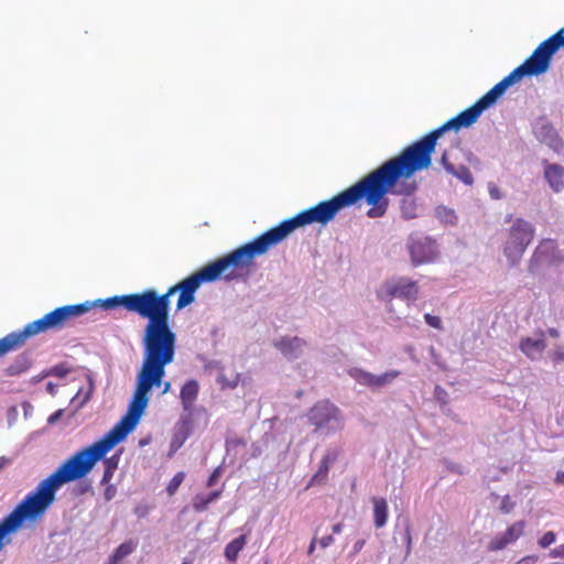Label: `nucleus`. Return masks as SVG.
Wrapping results in <instances>:
<instances>
[{"instance_id":"22","label":"nucleus","mask_w":564,"mask_h":564,"mask_svg":"<svg viewBox=\"0 0 564 564\" xmlns=\"http://www.w3.org/2000/svg\"><path fill=\"white\" fill-rule=\"evenodd\" d=\"M441 163L444 169L452 175L456 176L466 185H471L474 182L473 175L469 169L465 165H458L457 167L448 161L447 153L444 152L441 158Z\"/></svg>"},{"instance_id":"38","label":"nucleus","mask_w":564,"mask_h":564,"mask_svg":"<svg viewBox=\"0 0 564 564\" xmlns=\"http://www.w3.org/2000/svg\"><path fill=\"white\" fill-rule=\"evenodd\" d=\"M550 556L553 558L563 557L564 558V543L554 547L550 552Z\"/></svg>"},{"instance_id":"45","label":"nucleus","mask_w":564,"mask_h":564,"mask_svg":"<svg viewBox=\"0 0 564 564\" xmlns=\"http://www.w3.org/2000/svg\"><path fill=\"white\" fill-rule=\"evenodd\" d=\"M555 482L558 485H564V471H558L556 474Z\"/></svg>"},{"instance_id":"19","label":"nucleus","mask_w":564,"mask_h":564,"mask_svg":"<svg viewBox=\"0 0 564 564\" xmlns=\"http://www.w3.org/2000/svg\"><path fill=\"white\" fill-rule=\"evenodd\" d=\"M199 392V384L196 380L191 379L186 381L180 392V399L184 411L191 413L197 400Z\"/></svg>"},{"instance_id":"36","label":"nucleus","mask_w":564,"mask_h":564,"mask_svg":"<svg viewBox=\"0 0 564 564\" xmlns=\"http://www.w3.org/2000/svg\"><path fill=\"white\" fill-rule=\"evenodd\" d=\"M551 358H552L554 364H558V362L564 361V349L562 347H556L553 350V352L551 355Z\"/></svg>"},{"instance_id":"31","label":"nucleus","mask_w":564,"mask_h":564,"mask_svg":"<svg viewBox=\"0 0 564 564\" xmlns=\"http://www.w3.org/2000/svg\"><path fill=\"white\" fill-rule=\"evenodd\" d=\"M556 540V534L553 531L545 532L538 541V544L542 549L549 547Z\"/></svg>"},{"instance_id":"25","label":"nucleus","mask_w":564,"mask_h":564,"mask_svg":"<svg viewBox=\"0 0 564 564\" xmlns=\"http://www.w3.org/2000/svg\"><path fill=\"white\" fill-rule=\"evenodd\" d=\"M247 544V536L246 534H241L240 536L234 539L231 542H229L225 547V557L229 562H236L239 552L245 547Z\"/></svg>"},{"instance_id":"35","label":"nucleus","mask_w":564,"mask_h":564,"mask_svg":"<svg viewBox=\"0 0 564 564\" xmlns=\"http://www.w3.org/2000/svg\"><path fill=\"white\" fill-rule=\"evenodd\" d=\"M118 463H119V456L118 455H113V456H111L109 458H106L104 460L105 468L113 470V471H116V469L118 468Z\"/></svg>"},{"instance_id":"53","label":"nucleus","mask_w":564,"mask_h":564,"mask_svg":"<svg viewBox=\"0 0 564 564\" xmlns=\"http://www.w3.org/2000/svg\"><path fill=\"white\" fill-rule=\"evenodd\" d=\"M410 544H411V534H410V532H408V546H410Z\"/></svg>"},{"instance_id":"39","label":"nucleus","mask_w":564,"mask_h":564,"mask_svg":"<svg viewBox=\"0 0 564 564\" xmlns=\"http://www.w3.org/2000/svg\"><path fill=\"white\" fill-rule=\"evenodd\" d=\"M116 495V488L112 485L106 487L104 491V498L107 501H110Z\"/></svg>"},{"instance_id":"50","label":"nucleus","mask_w":564,"mask_h":564,"mask_svg":"<svg viewBox=\"0 0 564 564\" xmlns=\"http://www.w3.org/2000/svg\"><path fill=\"white\" fill-rule=\"evenodd\" d=\"M47 390H48L51 393H53V392H54V386H53L51 382L47 384Z\"/></svg>"},{"instance_id":"11","label":"nucleus","mask_w":564,"mask_h":564,"mask_svg":"<svg viewBox=\"0 0 564 564\" xmlns=\"http://www.w3.org/2000/svg\"><path fill=\"white\" fill-rule=\"evenodd\" d=\"M535 236L534 226L523 218L513 220L507 230L502 252L511 267L518 265Z\"/></svg>"},{"instance_id":"2","label":"nucleus","mask_w":564,"mask_h":564,"mask_svg":"<svg viewBox=\"0 0 564 564\" xmlns=\"http://www.w3.org/2000/svg\"><path fill=\"white\" fill-rule=\"evenodd\" d=\"M402 180L390 160L360 178L356 184L340 192L333 198L314 206L322 225L332 221L337 213L365 199L370 206L369 218L383 217L389 207L387 194L394 193V187Z\"/></svg>"},{"instance_id":"30","label":"nucleus","mask_w":564,"mask_h":564,"mask_svg":"<svg viewBox=\"0 0 564 564\" xmlns=\"http://www.w3.org/2000/svg\"><path fill=\"white\" fill-rule=\"evenodd\" d=\"M549 41L557 52L560 47H564V28L549 37Z\"/></svg>"},{"instance_id":"14","label":"nucleus","mask_w":564,"mask_h":564,"mask_svg":"<svg viewBox=\"0 0 564 564\" xmlns=\"http://www.w3.org/2000/svg\"><path fill=\"white\" fill-rule=\"evenodd\" d=\"M525 522L523 520L513 522L509 525L503 533L497 534L494 536L487 549L491 552L500 551L507 547L509 544L518 541L524 533Z\"/></svg>"},{"instance_id":"33","label":"nucleus","mask_w":564,"mask_h":564,"mask_svg":"<svg viewBox=\"0 0 564 564\" xmlns=\"http://www.w3.org/2000/svg\"><path fill=\"white\" fill-rule=\"evenodd\" d=\"M424 321L426 322L427 325H430L433 328H436V329L443 328L442 319L438 316L426 313L424 315Z\"/></svg>"},{"instance_id":"13","label":"nucleus","mask_w":564,"mask_h":564,"mask_svg":"<svg viewBox=\"0 0 564 564\" xmlns=\"http://www.w3.org/2000/svg\"><path fill=\"white\" fill-rule=\"evenodd\" d=\"M340 420V410L328 400L318 401L312 406L308 413V421L316 430L327 426L332 421Z\"/></svg>"},{"instance_id":"48","label":"nucleus","mask_w":564,"mask_h":564,"mask_svg":"<svg viewBox=\"0 0 564 564\" xmlns=\"http://www.w3.org/2000/svg\"><path fill=\"white\" fill-rule=\"evenodd\" d=\"M315 550V540H313L310 544V547H308V554H312Z\"/></svg>"},{"instance_id":"34","label":"nucleus","mask_w":564,"mask_h":564,"mask_svg":"<svg viewBox=\"0 0 564 564\" xmlns=\"http://www.w3.org/2000/svg\"><path fill=\"white\" fill-rule=\"evenodd\" d=\"M514 508V502L511 500L510 496L506 495L502 498L500 510L503 513H510Z\"/></svg>"},{"instance_id":"7","label":"nucleus","mask_w":564,"mask_h":564,"mask_svg":"<svg viewBox=\"0 0 564 564\" xmlns=\"http://www.w3.org/2000/svg\"><path fill=\"white\" fill-rule=\"evenodd\" d=\"M90 308L89 303L61 306L26 324L22 330L8 334L0 338V358L22 347L30 337L65 327L73 318L87 313Z\"/></svg>"},{"instance_id":"54","label":"nucleus","mask_w":564,"mask_h":564,"mask_svg":"<svg viewBox=\"0 0 564 564\" xmlns=\"http://www.w3.org/2000/svg\"><path fill=\"white\" fill-rule=\"evenodd\" d=\"M182 564H188V563H187V562H184V563H182Z\"/></svg>"},{"instance_id":"52","label":"nucleus","mask_w":564,"mask_h":564,"mask_svg":"<svg viewBox=\"0 0 564 564\" xmlns=\"http://www.w3.org/2000/svg\"><path fill=\"white\" fill-rule=\"evenodd\" d=\"M512 220V215H507L505 221L510 223Z\"/></svg>"},{"instance_id":"8","label":"nucleus","mask_w":564,"mask_h":564,"mask_svg":"<svg viewBox=\"0 0 564 564\" xmlns=\"http://www.w3.org/2000/svg\"><path fill=\"white\" fill-rule=\"evenodd\" d=\"M321 224L317 213L314 207L299 213L296 216L285 219L276 227L269 229L260 235L253 241L246 243L252 253L253 258L262 256L268 252L272 247L283 241L290 234L300 227L312 224Z\"/></svg>"},{"instance_id":"29","label":"nucleus","mask_w":564,"mask_h":564,"mask_svg":"<svg viewBox=\"0 0 564 564\" xmlns=\"http://www.w3.org/2000/svg\"><path fill=\"white\" fill-rule=\"evenodd\" d=\"M185 479V473L178 471L174 475V477L170 480V482L166 486V492L169 496H174L175 492L178 490L180 486Z\"/></svg>"},{"instance_id":"18","label":"nucleus","mask_w":564,"mask_h":564,"mask_svg":"<svg viewBox=\"0 0 564 564\" xmlns=\"http://www.w3.org/2000/svg\"><path fill=\"white\" fill-rule=\"evenodd\" d=\"M410 257L414 265H420L433 261L435 253L430 243L414 241L410 245Z\"/></svg>"},{"instance_id":"21","label":"nucleus","mask_w":564,"mask_h":564,"mask_svg":"<svg viewBox=\"0 0 564 564\" xmlns=\"http://www.w3.org/2000/svg\"><path fill=\"white\" fill-rule=\"evenodd\" d=\"M305 340L300 337H283L274 346L289 358H296L305 346Z\"/></svg>"},{"instance_id":"47","label":"nucleus","mask_w":564,"mask_h":564,"mask_svg":"<svg viewBox=\"0 0 564 564\" xmlns=\"http://www.w3.org/2000/svg\"><path fill=\"white\" fill-rule=\"evenodd\" d=\"M341 530H343L341 523H336L335 525H333V533L338 534L341 532Z\"/></svg>"},{"instance_id":"6","label":"nucleus","mask_w":564,"mask_h":564,"mask_svg":"<svg viewBox=\"0 0 564 564\" xmlns=\"http://www.w3.org/2000/svg\"><path fill=\"white\" fill-rule=\"evenodd\" d=\"M95 305L105 310L123 307L129 313L147 318L148 323L145 326L170 323V296L167 292L159 294L154 289H145L139 293L97 300Z\"/></svg>"},{"instance_id":"27","label":"nucleus","mask_w":564,"mask_h":564,"mask_svg":"<svg viewBox=\"0 0 564 564\" xmlns=\"http://www.w3.org/2000/svg\"><path fill=\"white\" fill-rule=\"evenodd\" d=\"M220 496V490H215L208 495H196L192 501L193 509L196 512H203L208 508V506L212 502L216 501Z\"/></svg>"},{"instance_id":"49","label":"nucleus","mask_w":564,"mask_h":564,"mask_svg":"<svg viewBox=\"0 0 564 564\" xmlns=\"http://www.w3.org/2000/svg\"><path fill=\"white\" fill-rule=\"evenodd\" d=\"M490 195H491V197H494V198H500L499 193H498V191H497V189H491V191H490Z\"/></svg>"},{"instance_id":"43","label":"nucleus","mask_w":564,"mask_h":564,"mask_svg":"<svg viewBox=\"0 0 564 564\" xmlns=\"http://www.w3.org/2000/svg\"><path fill=\"white\" fill-rule=\"evenodd\" d=\"M364 545H365V540H359V541H357V542L355 543V545H354V552H355V553L360 552V551H361V549L364 547Z\"/></svg>"},{"instance_id":"51","label":"nucleus","mask_w":564,"mask_h":564,"mask_svg":"<svg viewBox=\"0 0 564 564\" xmlns=\"http://www.w3.org/2000/svg\"><path fill=\"white\" fill-rule=\"evenodd\" d=\"M237 445H246V442L243 440H237L235 441Z\"/></svg>"},{"instance_id":"5","label":"nucleus","mask_w":564,"mask_h":564,"mask_svg":"<svg viewBox=\"0 0 564 564\" xmlns=\"http://www.w3.org/2000/svg\"><path fill=\"white\" fill-rule=\"evenodd\" d=\"M252 260V253L247 245H243L170 286L166 292L170 297L176 292L180 293L176 308L182 310L195 301V293L203 282H213L221 275H225L226 279H232L234 269L249 267Z\"/></svg>"},{"instance_id":"42","label":"nucleus","mask_w":564,"mask_h":564,"mask_svg":"<svg viewBox=\"0 0 564 564\" xmlns=\"http://www.w3.org/2000/svg\"><path fill=\"white\" fill-rule=\"evenodd\" d=\"M160 387H162L161 394H166V393H167V392H170V390H171V382H170V381H165V382H164V381L162 380V383H161V386H160Z\"/></svg>"},{"instance_id":"46","label":"nucleus","mask_w":564,"mask_h":564,"mask_svg":"<svg viewBox=\"0 0 564 564\" xmlns=\"http://www.w3.org/2000/svg\"><path fill=\"white\" fill-rule=\"evenodd\" d=\"M547 334H549L551 337H553V338H557V337L560 336L558 330H557L556 328H553V327H551V328H549V329H547Z\"/></svg>"},{"instance_id":"20","label":"nucleus","mask_w":564,"mask_h":564,"mask_svg":"<svg viewBox=\"0 0 564 564\" xmlns=\"http://www.w3.org/2000/svg\"><path fill=\"white\" fill-rule=\"evenodd\" d=\"M544 177L554 192L564 189V167L562 165L545 162Z\"/></svg>"},{"instance_id":"10","label":"nucleus","mask_w":564,"mask_h":564,"mask_svg":"<svg viewBox=\"0 0 564 564\" xmlns=\"http://www.w3.org/2000/svg\"><path fill=\"white\" fill-rule=\"evenodd\" d=\"M555 53V48L549 39H546L539 44L524 63L516 67L499 83L507 89L509 86L520 82L524 76H538L544 74L550 68L552 56Z\"/></svg>"},{"instance_id":"37","label":"nucleus","mask_w":564,"mask_h":564,"mask_svg":"<svg viewBox=\"0 0 564 564\" xmlns=\"http://www.w3.org/2000/svg\"><path fill=\"white\" fill-rule=\"evenodd\" d=\"M220 475V469L219 468H216L212 474L210 476L208 477L207 479V482H206V486L207 487H213L216 481L218 480V477Z\"/></svg>"},{"instance_id":"40","label":"nucleus","mask_w":564,"mask_h":564,"mask_svg":"<svg viewBox=\"0 0 564 564\" xmlns=\"http://www.w3.org/2000/svg\"><path fill=\"white\" fill-rule=\"evenodd\" d=\"M113 474H115L113 470L105 468L104 475L101 478V484H104V485L109 484L113 477Z\"/></svg>"},{"instance_id":"16","label":"nucleus","mask_w":564,"mask_h":564,"mask_svg":"<svg viewBox=\"0 0 564 564\" xmlns=\"http://www.w3.org/2000/svg\"><path fill=\"white\" fill-rule=\"evenodd\" d=\"M350 375L359 382L360 384L369 386V387H381L398 376V372H387L382 376H375L370 372L355 369L350 372Z\"/></svg>"},{"instance_id":"15","label":"nucleus","mask_w":564,"mask_h":564,"mask_svg":"<svg viewBox=\"0 0 564 564\" xmlns=\"http://www.w3.org/2000/svg\"><path fill=\"white\" fill-rule=\"evenodd\" d=\"M539 338L523 337L519 343L520 350L530 359H538L546 348L544 332H539Z\"/></svg>"},{"instance_id":"9","label":"nucleus","mask_w":564,"mask_h":564,"mask_svg":"<svg viewBox=\"0 0 564 564\" xmlns=\"http://www.w3.org/2000/svg\"><path fill=\"white\" fill-rule=\"evenodd\" d=\"M555 53V48L549 39H546L539 44L524 63L516 67L499 83L507 89L509 86L520 82L524 76H538L544 74L550 68L552 56Z\"/></svg>"},{"instance_id":"4","label":"nucleus","mask_w":564,"mask_h":564,"mask_svg":"<svg viewBox=\"0 0 564 564\" xmlns=\"http://www.w3.org/2000/svg\"><path fill=\"white\" fill-rule=\"evenodd\" d=\"M481 112V109L475 102L471 107L431 131L421 140L403 149L399 155L390 159L401 178L408 180L416 172L429 169L432 163V153L440 137L448 130L454 129L457 131L460 128L471 126L478 120Z\"/></svg>"},{"instance_id":"24","label":"nucleus","mask_w":564,"mask_h":564,"mask_svg":"<svg viewBox=\"0 0 564 564\" xmlns=\"http://www.w3.org/2000/svg\"><path fill=\"white\" fill-rule=\"evenodd\" d=\"M506 90L507 89L500 83H497L489 91L476 101V105L481 109V111H484L494 105Z\"/></svg>"},{"instance_id":"28","label":"nucleus","mask_w":564,"mask_h":564,"mask_svg":"<svg viewBox=\"0 0 564 564\" xmlns=\"http://www.w3.org/2000/svg\"><path fill=\"white\" fill-rule=\"evenodd\" d=\"M555 241L552 239H542L539 246L535 248L533 258L539 259L541 256L546 253L547 251H553L555 249Z\"/></svg>"},{"instance_id":"3","label":"nucleus","mask_w":564,"mask_h":564,"mask_svg":"<svg viewBox=\"0 0 564 564\" xmlns=\"http://www.w3.org/2000/svg\"><path fill=\"white\" fill-rule=\"evenodd\" d=\"M143 359L137 373L135 388L128 411L141 419L149 404V393L160 388L165 367L174 360L176 335L170 323L144 326L142 338Z\"/></svg>"},{"instance_id":"1","label":"nucleus","mask_w":564,"mask_h":564,"mask_svg":"<svg viewBox=\"0 0 564 564\" xmlns=\"http://www.w3.org/2000/svg\"><path fill=\"white\" fill-rule=\"evenodd\" d=\"M140 419L127 411L121 420L99 441L80 448L69 456L53 474L0 521V551L11 542L10 533L17 531L23 521L41 518L54 502L56 490L64 484L87 476L97 462L102 459L116 445L134 430Z\"/></svg>"},{"instance_id":"32","label":"nucleus","mask_w":564,"mask_h":564,"mask_svg":"<svg viewBox=\"0 0 564 564\" xmlns=\"http://www.w3.org/2000/svg\"><path fill=\"white\" fill-rule=\"evenodd\" d=\"M68 372H69V369L66 367V365L58 364V365L52 367L47 371V375L48 376H54V377H57V378H64L65 376L68 375Z\"/></svg>"},{"instance_id":"23","label":"nucleus","mask_w":564,"mask_h":564,"mask_svg":"<svg viewBox=\"0 0 564 564\" xmlns=\"http://www.w3.org/2000/svg\"><path fill=\"white\" fill-rule=\"evenodd\" d=\"M373 522L376 528H382L388 521V503L384 498H372Z\"/></svg>"},{"instance_id":"26","label":"nucleus","mask_w":564,"mask_h":564,"mask_svg":"<svg viewBox=\"0 0 564 564\" xmlns=\"http://www.w3.org/2000/svg\"><path fill=\"white\" fill-rule=\"evenodd\" d=\"M138 546V542L133 540L121 543L109 557L108 564H118L126 556L130 555Z\"/></svg>"},{"instance_id":"12","label":"nucleus","mask_w":564,"mask_h":564,"mask_svg":"<svg viewBox=\"0 0 564 564\" xmlns=\"http://www.w3.org/2000/svg\"><path fill=\"white\" fill-rule=\"evenodd\" d=\"M378 297L383 301L398 297L406 302H415L419 297V286L415 281L408 278L393 279L381 285Z\"/></svg>"},{"instance_id":"44","label":"nucleus","mask_w":564,"mask_h":564,"mask_svg":"<svg viewBox=\"0 0 564 564\" xmlns=\"http://www.w3.org/2000/svg\"><path fill=\"white\" fill-rule=\"evenodd\" d=\"M11 463L10 458L6 456L0 457V470Z\"/></svg>"},{"instance_id":"17","label":"nucleus","mask_w":564,"mask_h":564,"mask_svg":"<svg viewBox=\"0 0 564 564\" xmlns=\"http://www.w3.org/2000/svg\"><path fill=\"white\" fill-rule=\"evenodd\" d=\"M338 456H339V452L338 451H336V449L328 451L322 457V459L319 462L318 469L313 475L312 479L310 480L308 486L324 484L326 481V479H327L328 471H329V468H330L332 464H334L337 460Z\"/></svg>"},{"instance_id":"41","label":"nucleus","mask_w":564,"mask_h":564,"mask_svg":"<svg viewBox=\"0 0 564 564\" xmlns=\"http://www.w3.org/2000/svg\"><path fill=\"white\" fill-rule=\"evenodd\" d=\"M334 543V538L333 535H326V536H323L321 540H319V545L325 549L329 545H332Z\"/></svg>"}]
</instances>
